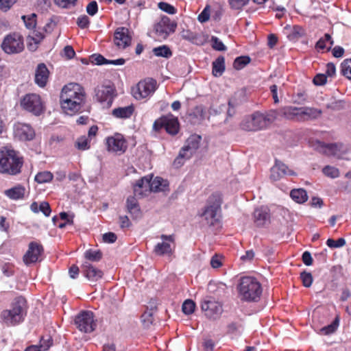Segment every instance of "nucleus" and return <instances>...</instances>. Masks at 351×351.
Here are the masks:
<instances>
[{"instance_id":"f257e3e1","label":"nucleus","mask_w":351,"mask_h":351,"mask_svg":"<svg viewBox=\"0 0 351 351\" xmlns=\"http://www.w3.org/2000/svg\"><path fill=\"white\" fill-rule=\"evenodd\" d=\"M86 102L84 88L78 84L70 83L62 89L60 105L67 114L73 115L82 111Z\"/></svg>"},{"instance_id":"c756f323","label":"nucleus","mask_w":351,"mask_h":351,"mask_svg":"<svg viewBox=\"0 0 351 351\" xmlns=\"http://www.w3.org/2000/svg\"><path fill=\"white\" fill-rule=\"evenodd\" d=\"M281 118L289 120L300 121V108L287 106L280 108Z\"/></svg>"},{"instance_id":"58836bf2","label":"nucleus","mask_w":351,"mask_h":351,"mask_svg":"<svg viewBox=\"0 0 351 351\" xmlns=\"http://www.w3.org/2000/svg\"><path fill=\"white\" fill-rule=\"evenodd\" d=\"M90 140L86 136L78 137L75 142V147L80 151L88 150L90 148Z\"/></svg>"},{"instance_id":"37998d69","label":"nucleus","mask_w":351,"mask_h":351,"mask_svg":"<svg viewBox=\"0 0 351 351\" xmlns=\"http://www.w3.org/2000/svg\"><path fill=\"white\" fill-rule=\"evenodd\" d=\"M339 323V317H337L335 320L329 325L320 329V332L323 335H328L333 333L337 328Z\"/></svg>"},{"instance_id":"72a5a7b5","label":"nucleus","mask_w":351,"mask_h":351,"mask_svg":"<svg viewBox=\"0 0 351 351\" xmlns=\"http://www.w3.org/2000/svg\"><path fill=\"white\" fill-rule=\"evenodd\" d=\"M181 36L183 39L197 45H203L204 43V38L203 36L199 34L194 33L189 29H184L181 32Z\"/></svg>"},{"instance_id":"13d9d810","label":"nucleus","mask_w":351,"mask_h":351,"mask_svg":"<svg viewBox=\"0 0 351 351\" xmlns=\"http://www.w3.org/2000/svg\"><path fill=\"white\" fill-rule=\"evenodd\" d=\"M98 11L97 3L95 1L90 2L86 6V12L90 16H94Z\"/></svg>"},{"instance_id":"1a4fd4ad","label":"nucleus","mask_w":351,"mask_h":351,"mask_svg":"<svg viewBox=\"0 0 351 351\" xmlns=\"http://www.w3.org/2000/svg\"><path fill=\"white\" fill-rule=\"evenodd\" d=\"M1 48L7 54L21 53L24 49L23 36L16 32L8 34L3 40Z\"/></svg>"},{"instance_id":"5fc2aeb1","label":"nucleus","mask_w":351,"mask_h":351,"mask_svg":"<svg viewBox=\"0 0 351 351\" xmlns=\"http://www.w3.org/2000/svg\"><path fill=\"white\" fill-rule=\"evenodd\" d=\"M158 5L161 10L169 14H174L176 13V9L168 3L160 2Z\"/></svg>"},{"instance_id":"cd10ccee","label":"nucleus","mask_w":351,"mask_h":351,"mask_svg":"<svg viewBox=\"0 0 351 351\" xmlns=\"http://www.w3.org/2000/svg\"><path fill=\"white\" fill-rule=\"evenodd\" d=\"M126 210L134 219L141 217V208L135 195L128 197L126 199Z\"/></svg>"},{"instance_id":"680f3d73","label":"nucleus","mask_w":351,"mask_h":351,"mask_svg":"<svg viewBox=\"0 0 351 351\" xmlns=\"http://www.w3.org/2000/svg\"><path fill=\"white\" fill-rule=\"evenodd\" d=\"M117 239V235L112 232H109L103 234V241L107 243H113Z\"/></svg>"},{"instance_id":"603ef678","label":"nucleus","mask_w":351,"mask_h":351,"mask_svg":"<svg viewBox=\"0 0 351 351\" xmlns=\"http://www.w3.org/2000/svg\"><path fill=\"white\" fill-rule=\"evenodd\" d=\"M326 244L331 248L341 247L346 245V240L343 238H339L337 241L328 239L326 241Z\"/></svg>"},{"instance_id":"4be33fe9","label":"nucleus","mask_w":351,"mask_h":351,"mask_svg":"<svg viewBox=\"0 0 351 351\" xmlns=\"http://www.w3.org/2000/svg\"><path fill=\"white\" fill-rule=\"evenodd\" d=\"M49 71L45 63H39L35 70L34 82L40 88H45L49 81Z\"/></svg>"},{"instance_id":"e433bc0d","label":"nucleus","mask_w":351,"mask_h":351,"mask_svg":"<svg viewBox=\"0 0 351 351\" xmlns=\"http://www.w3.org/2000/svg\"><path fill=\"white\" fill-rule=\"evenodd\" d=\"M153 54L156 57H162L169 58L172 56L173 53L170 47L166 45H163L152 49Z\"/></svg>"},{"instance_id":"ea45409f","label":"nucleus","mask_w":351,"mask_h":351,"mask_svg":"<svg viewBox=\"0 0 351 351\" xmlns=\"http://www.w3.org/2000/svg\"><path fill=\"white\" fill-rule=\"evenodd\" d=\"M84 257L88 261L98 262L102 258V252L90 249L84 252Z\"/></svg>"},{"instance_id":"864d4df0","label":"nucleus","mask_w":351,"mask_h":351,"mask_svg":"<svg viewBox=\"0 0 351 351\" xmlns=\"http://www.w3.org/2000/svg\"><path fill=\"white\" fill-rule=\"evenodd\" d=\"M237 105V101L234 99H231L228 101V108L227 110V118L225 119L224 123H228V118L232 117L235 113L234 106Z\"/></svg>"},{"instance_id":"4c0bfd02","label":"nucleus","mask_w":351,"mask_h":351,"mask_svg":"<svg viewBox=\"0 0 351 351\" xmlns=\"http://www.w3.org/2000/svg\"><path fill=\"white\" fill-rule=\"evenodd\" d=\"M53 178V175L49 171L38 172L34 178V180L38 184H44L51 182Z\"/></svg>"},{"instance_id":"7c9ffc66","label":"nucleus","mask_w":351,"mask_h":351,"mask_svg":"<svg viewBox=\"0 0 351 351\" xmlns=\"http://www.w3.org/2000/svg\"><path fill=\"white\" fill-rule=\"evenodd\" d=\"M134 112V106L130 105L125 107H119L112 110V115L117 119H128L130 118Z\"/></svg>"},{"instance_id":"c9c22d12","label":"nucleus","mask_w":351,"mask_h":351,"mask_svg":"<svg viewBox=\"0 0 351 351\" xmlns=\"http://www.w3.org/2000/svg\"><path fill=\"white\" fill-rule=\"evenodd\" d=\"M290 196L295 202L298 204L304 203L308 199L307 193L303 189H295L291 190Z\"/></svg>"},{"instance_id":"774afa93","label":"nucleus","mask_w":351,"mask_h":351,"mask_svg":"<svg viewBox=\"0 0 351 351\" xmlns=\"http://www.w3.org/2000/svg\"><path fill=\"white\" fill-rule=\"evenodd\" d=\"M214 341L209 338L205 339L204 341V348L205 351H213L214 349Z\"/></svg>"},{"instance_id":"423d86ee","label":"nucleus","mask_w":351,"mask_h":351,"mask_svg":"<svg viewBox=\"0 0 351 351\" xmlns=\"http://www.w3.org/2000/svg\"><path fill=\"white\" fill-rule=\"evenodd\" d=\"M162 130L173 136L178 134L180 130L178 118L169 112L156 119L152 125V130L158 133Z\"/></svg>"},{"instance_id":"6e6552de","label":"nucleus","mask_w":351,"mask_h":351,"mask_svg":"<svg viewBox=\"0 0 351 351\" xmlns=\"http://www.w3.org/2000/svg\"><path fill=\"white\" fill-rule=\"evenodd\" d=\"M20 105L24 110L36 116L40 115L45 110L40 96L36 93L26 94L21 99Z\"/></svg>"},{"instance_id":"2eb2a0df","label":"nucleus","mask_w":351,"mask_h":351,"mask_svg":"<svg viewBox=\"0 0 351 351\" xmlns=\"http://www.w3.org/2000/svg\"><path fill=\"white\" fill-rule=\"evenodd\" d=\"M43 252L44 248L41 244L35 241L30 242L27 252L23 255V261L27 266H29L40 261Z\"/></svg>"},{"instance_id":"9b49d317","label":"nucleus","mask_w":351,"mask_h":351,"mask_svg":"<svg viewBox=\"0 0 351 351\" xmlns=\"http://www.w3.org/2000/svg\"><path fill=\"white\" fill-rule=\"evenodd\" d=\"M156 86V81L152 78L141 80L132 88V95L137 100L145 99L155 92Z\"/></svg>"},{"instance_id":"5701e85b","label":"nucleus","mask_w":351,"mask_h":351,"mask_svg":"<svg viewBox=\"0 0 351 351\" xmlns=\"http://www.w3.org/2000/svg\"><path fill=\"white\" fill-rule=\"evenodd\" d=\"M295 173L288 169L282 162L276 160L275 165L271 169L270 177L273 180H278L285 176H295Z\"/></svg>"},{"instance_id":"4d7b16f0","label":"nucleus","mask_w":351,"mask_h":351,"mask_svg":"<svg viewBox=\"0 0 351 351\" xmlns=\"http://www.w3.org/2000/svg\"><path fill=\"white\" fill-rule=\"evenodd\" d=\"M39 211L42 212L45 217H49L51 209L47 202H42L39 205Z\"/></svg>"},{"instance_id":"c03bdc74","label":"nucleus","mask_w":351,"mask_h":351,"mask_svg":"<svg viewBox=\"0 0 351 351\" xmlns=\"http://www.w3.org/2000/svg\"><path fill=\"white\" fill-rule=\"evenodd\" d=\"M195 307V303L192 300L188 299L183 302L182 310L185 315H191L194 312Z\"/></svg>"},{"instance_id":"b1692460","label":"nucleus","mask_w":351,"mask_h":351,"mask_svg":"<svg viewBox=\"0 0 351 351\" xmlns=\"http://www.w3.org/2000/svg\"><path fill=\"white\" fill-rule=\"evenodd\" d=\"M82 271L84 276L92 282H97L104 276V272L101 269L93 266L88 261H85L82 265Z\"/></svg>"},{"instance_id":"7ed1b4c3","label":"nucleus","mask_w":351,"mask_h":351,"mask_svg":"<svg viewBox=\"0 0 351 351\" xmlns=\"http://www.w3.org/2000/svg\"><path fill=\"white\" fill-rule=\"evenodd\" d=\"M24 163L23 158L19 152L8 147L0 149V173L16 176L21 172Z\"/></svg>"},{"instance_id":"a878e982","label":"nucleus","mask_w":351,"mask_h":351,"mask_svg":"<svg viewBox=\"0 0 351 351\" xmlns=\"http://www.w3.org/2000/svg\"><path fill=\"white\" fill-rule=\"evenodd\" d=\"M254 221L256 226L263 227L270 221L269 209L266 207L256 208L253 214Z\"/></svg>"},{"instance_id":"473e14b6","label":"nucleus","mask_w":351,"mask_h":351,"mask_svg":"<svg viewBox=\"0 0 351 351\" xmlns=\"http://www.w3.org/2000/svg\"><path fill=\"white\" fill-rule=\"evenodd\" d=\"M263 121L266 128L268 125L274 123L276 120L281 119V110H269L265 113H262Z\"/></svg>"},{"instance_id":"393cba45","label":"nucleus","mask_w":351,"mask_h":351,"mask_svg":"<svg viewBox=\"0 0 351 351\" xmlns=\"http://www.w3.org/2000/svg\"><path fill=\"white\" fill-rule=\"evenodd\" d=\"M134 195L143 197L151 193L149 176L137 180L133 186Z\"/></svg>"},{"instance_id":"8fccbe9b","label":"nucleus","mask_w":351,"mask_h":351,"mask_svg":"<svg viewBox=\"0 0 351 351\" xmlns=\"http://www.w3.org/2000/svg\"><path fill=\"white\" fill-rule=\"evenodd\" d=\"M36 15L35 14H32L29 16H22V19L23 20L25 25L27 29H31L36 27Z\"/></svg>"},{"instance_id":"e2e57ef3","label":"nucleus","mask_w":351,"mask_h":351,"mask_svg":"<svg viewBox=\"0 0 351 351\" xmlns=\"http://www.w3.org/2000/svg\"><path fill=\"white\" fill-rule=\"evenodd\" d=\"M77 0H54L55 3L59 7L68 8L75 3Z\"/></svg>"},{"instance_id":"49530a36","label":"nucleus","mask_w":351,"mask_h":351,"mask_svg":"<svg viewBox=\"0 0 351 351\" xmlns=\"http://www.w3.org/2000/svg\"><path fill=\"white\" fill-rule=\"evenodd\" d=\"M341 73L351 80V59H346L341 63Z\"/></svg>"},{"instance_id":"a19ab883","label":"nucleus","mask_w":351,"mask_h":351,"mask_svg":"<svg viewBox=\"0 0 351 351\" xmlns=\"http://www.w3.org/2000/svg\"><path fill=\"white\" fill-rule=\"evenodd\" d=\"M53 339L50 335H43L40 339L38 347L42 351H46L53 345Z\"/></svg>"},{"instance_id":"c85d7f7f","label":"nucleus","mask_w":351,"mask_h":351,"mask_svg":"<svg viewBox=\"0 0 351 351\" xmlns=\"http://www.w3.org/2000/svg\"><path fill=\"white\" fill-rule=\"evenodd\" d=\"M300 111V121L317 119L322 113L321 110L310 107H301Z\"/></svg>"},{"instance_id":"6ab92c4d","label":"nucleus","mask_w":351,"mask_h":351,"mask_svg":"<svg viewBox=\"0 0 351 351\" xmlns=\"http://www.w3.org/2000/svg\"><path fill=\"white\" fill-rule=\"evenodd\" d=\"M177 27V24L171 21L168 17H163L155 25L154 29L158 36L166 38L171 33H173Z\"/></svg>"},{"instance_id":"6e6d98bb","label":"nucleus","mask_w":351,"mask_h":351,"mask_svg":"<svg viewBox=\"0 0 351 351\" xmlns=\"http://www.w3.org/2000/svg\"><path fill=\"white\" fill-rule=\"evenodd\" d=\"M90 24V19L86 15H82L77 19V25L81 29L87 28Z\"/></svg>"},{"instance_id":"0eeeda50","label":"nucleus","mask_w":351,"mask_h":351,"mask_svg":"<svg viewBox=\"0 0 351 351\" xmlns=\"http://www.w3.org/2000/svg\"><path fill=\"white\" fill-rule=\"evenodd\" d=\"M202 137L197 134L191 135L186 141L185 145L180 149L178 156L174 160L176 166L183 165L184 159H189L199 147Z\"/></svg>"},{"instance_id":"f03ea898","label":"nucleus","mask_w":351,"mask_h":351,"mask_svg":"<svg viewBox=\"0 0 351 351\" xmlns=\"http://www.w3.org/2000/svg\"><path fill=\"white\" fill-rule=\"evenodd\" d=\"M28 304L26 298L22 295L15 297L9 308L0 313L1 322L7 326H16L23 323L27 316Z\"/></svg>"},{"instance_id":"a211bd4d","label":"nucleus","mask_w":351,"mask_h":351,"mask_svg":"<svg viewBox=\"0 0 351 351\" xmlns=\"http://www.w3.org/2000/svg\"><path fill=\"white\" fill-rule=\"evenodd\" d=\"M14 136L19 141H27L35 137V132L30 125L18 122L14 125Z\"/></svg>"},{"instance_id":"052dcab7","label":"nucleus","mask_w":351,"mask_h":351,"mask_svg":"<svg viewBox=\"0 0 351 351\" xmlns=\"http://www.w3.org/2000/svg\"><path fill=\"white\" fill-rule=\"evenodd\" d=\"M249 0H230V4L234 9H241L248 3Z\"/></svg>"},{"instance_id":"dca6fc26","label":"nucleus","mask_w":351,"mask_h":351,"mask_svg":"<svg viewBox=\"0 0 351 351\" xmlns=\"http://www.w3.org/2000/svg\"><path fill=\"white\" fill-rule=\"evenodd\" d=\"M318 149L326 155L339 159L345 158L348 150V147L342 143L324 144L322 143H319Z\"/></svg>"},{"instance_id":"3c124183","label":"nucleus","mask_w":351,"mask_h":351,"mask_svg":"<svg viewBox=\"0 0 351 351\" xmlns=\"http://www.w3.org/2000/svg\"><path fill=\"white\" fill-rule=\"evenodd\" d=\"M210 16V6L206 5L202 12L198 15V21L200 23H205L208 21Z\"/></svg>"},{"instance_id":"69168bd1","label":"nucleus","mask_w":351,"mask_h":351,"mask_svg":"<svg viewBox=\"0 0 351 351\" xmlns=\"http://www.w3.org/2000/svg\"><path fill=\"white\" fill-rule=\"evenodd\" d=\"M119 219L120 227L122 229L129 228L132 225V223L127 215L120 216Z\"/></svg>"},{"instance_id":"bb28decb","label":"nucleus","mask_w":351,"mask_h":351,"mask_svg":"<svg viewBox=\"0 0 351 351\" xmlns=\"http://www.w3.org/2000/svg\"><path fill=\"white\" fill-rule=\"evenodd\" d=\"M205 117L206 110L202 105L194 107L188 114L189 121L193 125L200 124Z\"/></svg>"},{"instance_id":"0e129e2a","label":"nucleus","mask_w":351,"mask_h":351,"mask_svg":"<svg viewBox=\"0 0 351 351\" xmlns=\"http://www.w3.org/2000/svg\"><path fill=\"white\" fill-rule=\"evenodd\" d=\"M327 76L324 74H317L313 79V83L315 85H324L326 82Z\"/></svg>"},{"instance_id":"39448f33","label":"nucleus","mask_w":351,"mask_h":351,"mask_svg":"<svg viewBox=\"0 0 351 351\" xmlns=\"http://www.w3.org/2000/svg\"><path fill=\"white\" fill-rule=\"evenodd\" d=\"M207 289L208 295L201 302V309L207 318L215 320L219 315V287L217 283L210 281Z\"/></svg>"},{"instance_id":"de8ad7c7","label":"nucleus","mask_w":351,"mask_h":351,"mask_svg":"<svg viewBox=\"0 0 351 351\" xmlns=\"http://www.w3.org/2000/svg\"><path fill=\"white\" fill-rule=\"evenodd\" d=\"M90 61L97 65L108 64V60L101 54H93L90 56Z\"/></svg>"},{"instance_id":"a18cd8bd","label":"nucleus","mask_w":351,"mask_h":351,"mask_svg":"<svg viewBox=\"0 0 351 351\" xmlns=\"http://www.w3.org/2000/svg\"><path fill=\"white\" fill-rule=\"evenodd\" d=\"M323 173L329 178H337L339 176V171L337 168L327 165L322 169Z\"/></svg>"},{"instance_id":"79ce46f5","label":"nucleus","mask_w":351,"mask_h":351,"mask_svg":"<svg viewBox=\"0 0 351 351\" xmlns=\"http://www.w3.org/2000/svg\"><path fill=\"white\" fill-rule=\"evenodd\" d=\"M251 61L249 56H239L233 62V67L236 70H241L247 65Z\"/></svg>"},{"instance_id":"f704fd0d","label":"nucleus","mask_w":351,"mask_h":351,"mask_svg":"<svg viewBox=\"0 0 351 351\" xmlns=\"http://www.w3.org/2000/svg\"><path fill=\"white\" fill-rule=\"evenodd\" d=\"M25 188L21 184H18L10 189L5 191V195L10 199L14 200L23 199L25 196Z\"/></svg>"},{"instance_id":"9d476101","label":"nucleus","mask_w":351,"mask_h":351,"mask_svg":"<svg viewBox=\"0 0 351 351\" xmlns=\"http://www.w3.org/2000/svg\"><path fill=\"white\" fill-rule=\"evenodd\" d=\"M75 325L82 332H92L97 327V323L94 319L93 313L90 311L80 312L75 318Z\"/></svg>"},{"instance_id":"ddd939ff","label":"nucleus","mask_w":351,"mask_h":351,"mask_svg":"<svg viewBox=\"0 0 351 351\" xmlns=\"http://www.w3.org/2000/svg\"><path fill=\"white\" fill-rule=\"evenodd\" d=\"M106 147L108 152L121 155L128 149V141L123 134L115 133L106 138Z\"/></svg>"},{"instance_id":"09e8293b","label":"nucleus","mask_w":351,"mask_h":351,"mask_svg":"<svg viewBox=\"0 0 351 351\" xmlns=\"http://www.w3.org/2000/svg\"><path fill=\"white\" fill-rule=\"evenodd\" d=\"M300 278L303 285L306 287H310L313 283V276L310 272L304 271L300 274Z\"/></svg>"},{"instance_id":"2f4dec72","label":"nucleus","mask_w":351,"mask_h":351,"mask_svg":"<svg viewBox=\"0 0 351 351\" xmlns=\"http://www.w3.org/2000/svg\"><path fill=\"white\" fill-rule=\"evenodd\" d=\"M150 189L152 192L165 191L168 188V182L162 178L156 177L152 179V176H149Z\"/></svg>"},{"instance_id":"f3484780","label":"nucleus","mask_w":351,"mask_h":351,"mask_svg":"<svg viewBox=\"0 0 351 351\" xmlns=\"http://www.w3.org/2000/svg\"><path fill=\"white\" fill-rule=\"evenodd\" d=\"M219 209V198L213 195L208 200V205L206 207L202 216L204 217L209 226L215 225L219 219L217 212Z\"/></svg>"},{"instance_id":"20e7f679","label":"nucleus","mask_w":351,"mask_h":351,"mask_svg":"<svg viewBox=\"0 0 351 351\" xmlns=\"http://www.w3.org/2000/svg\"><path fill=\"white\" fill-rule=\"evenodd\" d=\"M237 289L241 300L246 302L258 301L263 292L261 283L252 276L241 277Z\"/></svg>"},{"instance_id":"4468645a","label":"nucleus","mask_w":351,"mask_h":351,"mask_svg":"<svg viewBox=\"0 0 351 351\" xmlns=\"http://www.w3.org/2000/svg\"><path fill=\"white\" fill-rule=\"evenodd\" d=\"M240 127L243 130L247 132H256L265 128L263 121L262 113L255 112L245 117L240 123Z\"/></svg>"},{"instance_id":"f8f14e48","label":"nucleus","mask_w":351,"mask_h":351,"mask_svg":"<svg viewBox=\"0 0 351 351\" xmlns=\"http://www.w3.org/2000/svg\"><path fill=\"white\" fill-rule=\"evenodd\" d=\"M95 99L103 107L110 108L116 97V88L113 84L98 86L95 90Z\"/></svg>"},{"instance_id":"412c9836","label":"nucleus","mask_w":351,"mask_h":351,"mask_svg":"<svg viewBox=\"0 0 351 351\" xmlns=\"http://www.w3.org/2000/svg\"><path fill=\"white\" fill-rule=\"evenodd\" d=\"M160 238L164 241L162 243H158L154 247V252L156 255L163 256V255H171L173 254V250L171 247L169 243L166 242V241L174 243L175 238L173 234L166 235L162 234Z\"/></svg>"},{"instance_id":"338daca9","label":"nucleus","mask_w":351,"mask_h":351,"mask_svg":"<svg viewBox=\"0 0 351 351\" xmlns=\"http://www.w3.org/2000/svg\"><path fill=\"white\" fill-rule=\"evenodd\" d=\"M79 273H80V269H79V267L77 265H73L70 267V268L69 269V274L71 278H73V279L77 278L79 275Z\"/></svg>"},{"instance_id":"bf43d9fd","label":"nucleus","mask_w":351,"mask_h":351,"mask_svg":"<svg viewBox=\"0 0 351 351\" xmlns=\"http://www.w3.org/2000/svg\"><path fill=\"white\" fill-rule=\"evenodd\" d=\"M16 1V0H2L0 4V9L3 12H7Z\"/></svg>"},{"instance_id":"aec40b11","label":"nucleus","mask_w":351,"mask_h":351,"mask_svg":"<svg viewBox=\"0 0 351 351\" xmlns=\"http://www.w3.org/2000/svg\"><path fill=\"white\" fill-rule=\"evenodd\" d=\"M132 36L127 27H119L116 29L114 33V43L120 49H125L130 45Z\"/></svg>"}]
</instances>
